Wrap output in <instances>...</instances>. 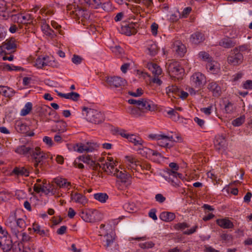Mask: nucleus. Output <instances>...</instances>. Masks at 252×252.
Returning a JSON list of instances; mask_svg holds the SVG:
<instances>
[{"instance_id": "nucleus-8", "label": "nucleus", "mask_w": 252, "mask_h": 252, "mask_svg": "<svg viewBox=\"0 0 252 252\" xmlns=\"http://www.w3.org/2000/svg\"><path fill=\"white\" fill-rule=\"evenodd\" d=\"M167 71L173 78H180L184 72L183 68L180 66L179 63L176 61H173L166 64Z\"/></svg>"}, {"instance_id": "nucleus-42", "label": "nucleus", "mask_w": 252, "mask_h": 252, "mask_svg": "<svg viewBox=\"0 0 252 252\" xmlns=\"http://www.w3.org/2000/svg\"><path fill=\"white\" fill-rule=\"evenodd\" d=\"M124 209L127 212L131 213L136 211V207L133 202H127L123 205Z\"/></svg>"}, {"instance_id": "nucleus-11", "label": "nucleus", "mask_w": 252, "mask_h": 252, "mask_svg": "<svg viewBox=\"0 0 252 252\" xmlns=\"http://www.w3.org/2000/svg\"><path fill=\"white\" fill-rule=\"evenodd\" d=\"M98 213L96 210H85L80 213V216L86 222H93L97 220L96 216Z\"/></svg>"}, {"instance_id": "nucleus-33", "label": "nucleus", "mask_w": 252, "mask_h": 252, "mask_svg": "<svg viewBox=\"0 0 252 252\" xmlns=\"http://www.w3.org/2000/svg\"><path fill=\"white\" fill-rule=\"evenodd\" d=\"M175 218V215L174 213L169 212H162L159 218L163 221L168 222L173 220Z\"/></svg>"}, {"instance_id": "nucleus-18", "label": "nucleus", "mask_w": 252, "mask_h": 252, "mask_svg": "<svg viewBox=\"0 0 252 252\" xmlns=\"http://www.w3.org/2000/svg\"><path fill=\"white\" fill-rule=\"evenodd\" d=\"M146 52L151 56H155L158 51V46L156 43L152 41H147L146 43Z\"/></svg>"}, {"instance_id": "nucleus-27", "label": "nucleus", "mask_w": 252, "mask_h": 252, "mask_svg": "<svg viewBox=\"0 0 252 252\" xmlns=\"http://www.w3.org/2000/svg\"><path fill=\"white\" fill-rule=\"evenodd\" d=\"M41 29L44 34L52 38L56 36V33L50 28V26L45 21L42 22Z\"/></svg>"}, {"instance_id": "nucleus-52", "label": "nucleus", "mask_w": 252, "mask_h": 252, "mask_svg": "<svg viewBox=\"0 0 252 252\" xmlns=\"http://www.w3.org/2000/svg\"><path fill=\"white\" fill-rule=\"evenodd\" d=\"M191 11V8L190 7H187L184 8L181 14L179 13V18H186L188 15L190 13Z\"/></svg>"}, {"instance_id": "nucleus-2", "label": "nucleus", "mask_w": 252, "mask_h": 252, "mask_svg": "<svg viewBox=\"0 0 252 252\" xmlns=\"http://www.w3.org/2000/svg\"><path fill=\"white\" fill-rule=\"evenodd\" d=\"M16 243L13 244L12 241L7 234L0 235V247L3 252H9L11 250L13 252H20L23 247L22 243L18 242L17 247H15Z\"/></svg>"}, {"instance_id": "nucleus-62", "label": "nucleus", "mask_w": 252, "mask_h": 252, "mask_svg": "<svg viewBox=\"0 0 252 252\" xmlns=\"http://www.w3.org/2000/svg\"><path fill=\"white\" fill-rule=\"evenodd\" d=\"M189 227V225L186 222L178 223L175 225L176 229L180 230H184Z\"/></svg>"}, {"instance_id": "nucleus-10", "label": "nucleus", "mask_w": 252, "mask_h": 252, "mask_svg": "<svg viewBox=\"0 0 252 252\" xmlns=\"http://www.w3.org/2000/svg\"><path fill=\"white\" fill-rule=\"evenodd\" d=\"M98 147L96 143L91 142H87L85 144H77L74 147V149L75 151L79 153L83 152H92Z\"/></svg>"}, {"instance_id": "nucleus-19", "label": "nucleus", "mask_w": 252, "mask_h": 252, "mask_svg": "<svg viewBox=\"0 0 252 252\" xmlns=\"http://www.w3.org/2000/svg\"><path fill=\"white\" fill-rule=\"evenodd\" d=\"M139 108L141 109L147 110L149 111H153L156 108V106L154 102L148 99H141V104Z\"/></svg>"}, {"instance_id": "nucleus-14", "label": "nucleus", "mask_w": 252, "mask_h": 252, "mask_svg": "<svg viewBox=\"0 0 252 252\" xmlns=\"http://www.w3.org/2000/svg\"><path fill=\"white\" fill-rule=\"evenodd\" d=\"M105 81L111 87L114 88L124 86L126 83L125 80L118 76L107 77Z\"/></svg>"}, {"instance_id": "nucleus-35", "label": "nucleus", "mask_w": 252, "mask_h": 252, "mask_svg": "<svg viewBox=\"0 0 252 252\" xmlns=\"http://www.w3.org/2000/svg\"><path fill=\"white\" fill-rule=\"evenodd\" d=\"M175 50L181 57L183 56L186 52L185 46L179 42H176L174 44Z\"/></svg>"}, {"instance_id": "nucleus-47", "label": "nucleus", "mask_w": 252, "mask_h": 252, "mask_svg": "<svg viewBox=\"0 0 252 252\" xmlns=\"http://www.w3.org/2000/svg\"><path fill=\"white\" fill-rule=\"evenodd\" d=\"M88 2L89 5L94 9L99 8L102 4L101 0H89Z\"/></svg>"}, {"instance_id": "nucleus-55", "label": "nucleus", "mask_w": 252, "mask_h": 252, "mask_svg": "<svg viewBox=\"0 0 252 252\" xmlns=\"http://www.w3.org/2000/svg\"><path fill=\"white\" fill-rule=\"evenodd\" d=\"M26 223L25 220L22 219H18L16 220V226L20 229H23L26 227Z\"/></svg>"}, {"instance_id": "nucleus-43", "label": "nucleus", "mask_w": 252, "mask_h": 252, "mask_svg": "<svg viewBox=\"0 0 252 252\" xmlns=\"http://www.w3.org/2000/svg\"><path fill=\"white\" fill-rule=\"evenodd\" d=\"M66 123L63 121H60L58 122V124L56 125V130L60 132H63L66 131Z\"/></svg>"}, {"instance_id": "nucleus-50", "label": "nucleus", "mask_w": 252, "mask_h": 252, "mask_svg": "<svg viewBox=\"0 0 252 252\" xmlns=\"http://www.w3.org/2000/svg\"><path fill=\"white\" fill-rule=\"evenodd\" d=\"M178 178H179V177H173V176H169L168 179V181L169 183H171V185L175 187H177L179 186V184L180 183V182L179 181Z\"/></svg>"}, {"instance_id": "nucleus-3", "label": "nucleus", "mask_w": 252, "mask_h": 252, "mask_svg": "<svg viewBox=\"0 0 252 252\" xmlns=\"http://www.w3.org/2000/svg\"><path fill=\"white\" fill-rule=\"evenodd\" d=\"M83 111L86 112V119L88 121L94 124H100L104 121V115L101 112L91 108L84 107Z\"/></svg>"}, {"instance_id": "nucleus-6", "label": "nucleus", "mask_w": 252, "mask_h": 252, "mask_svg": "<svg viewBox=\"0 0 252 252\" xmlns=\"http://www.w3.org/2000/svg\"><path fill=\"white\" fill-rule=\"evenodd\" d=\"M244 56L239 51L238 48L231 50L227 57V63L232 66H238L241 64L243 61Z\"/></svg>"}, {"instance_id": "nucleus-45", "label": "nucleus", "mask_w": 252, "mask_h": 252, "mask_svg": "<svg viewBox=\"0 0 252 252\" xmlns=\"http://www.w3.org/2000/svg\"><path fill=\"white\" fill-rule=\"evenodd\" d=\"M104 237L106 238V245L105 246L107 248L110 246L113 243L114 240V236L113 233L112 234H107L104 235Z\"/></svg>"}, {"instance_id": "nucleus-64", "label": "nucleus", "mask_w": 252, "mask_h": 252, "mask_svg": "<svg viewBox=\"0 0 252 252\" xmlns=\"http://www.w3.org/2000/svg\"><path fill=\"white\" fill-rule=\"evenodd\" d=\"M243 88L247 90L252 89V80H248L243 83Z\"/></svg>"}, {"instance_id": "nucleus-48", "label": "nucleus", "mask_w": 252, "mask_h": 252, "mask_svg": "<svg viewBox=\"0 0 252 252\" xmlns=\"http://www.w3.org/2000/svg\"><path fill=\"white\" fill-rule=\"evenodd\" d=\"M245 119V118L244 116H241L234 120L232 121V124L234 126H239L244 123Z\"/></svg>"}, {"instance_id": "nucleus-49", "label": "nucleus", "mask_w": 252, "mask_h": 252, "mask_svg": "<svg viewBox=\"0 0 252 252\" xmlns=\"http://www.w3.org/2000/svg\"><path fill=\"white\" fill-rule=\"evenodd\" d=\"M139 247L143 249H150L155 246V244L152 241L141 243L139 244Z\"/></svg>"}, {"instance_id": "nucleus-20", "label": "nucleus", "mask_w": 252, "mask_h": 252, "mask_svg": "<svg viewBox=\"0 0 252 252\" xmlns=\"http://www.w3.org/2000/svg\"><path fill=\"white\" fill-rule=\"evenodd\" d=\"M216 223L223 229H230L234 227L233 222L227 218L217 219Z\"/></svg>"}, {"instance_id": "nucleus-37", "label": "nucleus", "mask_w": 252, "mask_h": 252, "mask_svg": "<svg viewBox=\"0 0 252 252\" xmlns=\"http://www.w3.org/2000/svg\"><path fill=\"white\" fill-rule=\"evenodd\" d=\"M149 68L152 71L155 76H158L162 73V70L159 66L156 63H150L148 65Z\"/></svg>"}, {"instance_id": "nucleus-56", "label": "nucleus", "mask_w": 252, "mask_h": 252, "mask_svg": "<svg viewBox=\"0 0 252 252\" xmlns=\"http://www.w3.org/2000/svg\"><path fill=\"white\" fill-rule=\"evenodd\" d=\"M31 16L30 15H24L20 14L18 16V19L21 23H26L30 20Z\"/></svg>"}, {"instance_id": "nucleus-24", "label": "nucleus", "mask_w": 252, "mask_h": 252, "mask_svg": "<svg viewBox=\"0 0 252 252\" xmlns=\"http://www.w3.org/2000/svg\"><path fill=\"white\" fill-rule=\"evenodd\" d=\"M32 229L35 233L41 237H48L49 236V231L47 229H44L41 227L38 223L35 222L32 224Z\"/></svg>"}, {"instance_id": "nucleus-57", "label": "nucleus", "mask_w": 252, "mask_h": 252, "mask_svg": "<svg viewBox=\"0 0 252 252\" xmlns=\"http://www.w3.org/2000/svg\"><path fill=\"white\" fill-rule=\"evenodd\" d=\"M72 62L75 64H80L82 61V58L77 55H74L71 59Z\"/></svg>"}, {"instance_id": "nucleus-15", "label": "nucleus", "mask_w": 252, "mask_h": 252, "mask_svg": "<svg viewBox=\"0 0 252 252\" xmlns=\"http://www.w3.org/2000/svg\"><path fill=\"white\" fill-rule=\"evenodd\" d=\"M214 145L216 150L218 151L224 150L227 147V142L225 137L222 135L216 136Z\"/></svg>"}, {"instance_id": "nucleus-17", "label": "nucleus", "mask_w": 252, "mask_h": 252, "mask_svg": "<svg viewBox=\"0 0 252 252\" xmlns=\"http://www.w3.org/2000/svg\"><path fill=\"white\" fill-rule=\"evenodd\" d=\"M137 24L130 23L122 27V32L126 35L129 36L137 32L136 28Z\"/></svg>"}, {"instance_id": "nucleus-29", "label": "nucleus", "mask_w": 252, "mask_h": 252, "mask_svg": "<svg viewBox=\"0 0 252 252\" xmlns=\"http://www.w3.org/2000/svg\"><path fill=\"white\" fill-rule=\"evenodd\" d=\"M141 150L140 153L143 155V156H147V155H152L157 157L158 159L161 158V154L157 151H154L149 148H144Z\"/></svg>"}, {"instance_id": "nucleus-30", "label": "nucleus", "mask_w": 252, "mask_h": 252, "mask_svg": "<svg viewBox=\"0 0 252 252\" xmlns=\"http://www.w3.org/2000/svg\"><path fill=\"white\" fill-rule=\"evenodd\" d=\"M0 94L7 97H10L14 95L15 92L12 88L5 86H0Z\"/></svg>"}, {"instance_id": "nucleus-21", "label": "nucleus", "mask_w": 252, "mask_h": 252, "mask_svg": "<svg viewBox=\"0 0 252 252\" xmlns=\"http://www.w3.org/2000/svg\"><path fill=\"white\" fill-rule=\"evenodd\" d=\"M208 89L213 93L214 96L216 97L220 96L221 94V88L217 82H210L208 85Z\"/></svg>"}, {"instance_id": "nucleus-7", "label": "nucleus", "mask_w": 252, "mask_h": 252, "mask_svg": "<svg viewBox=\"0 0 252 252\" xmlns=\"http://www.w3.org/2000/svg\"><path fill=\"white\" fill-rule=\"evenodd\" d=\"M34 66L37 68H42L46 66L57 67V63L55 62L52 57L48 56L38 57L34 62Z\"/></svg>"}, {"instance_id": "nucleus-4", "label": "nucleus", "mask_w": 252, "mask_h": 252, "mask_svg": "<svg viewBox=\"0 0 252 252\" xmlns=\"http://www.w3.org/2000/svg\"><path fill=\"white\" fill-rule=\"evenodd\" d=\"M31 156L34 161L35 168H37L39 165H41L45 159L51 158L50 155L41 151L40 148L38 147L33 148Z\"/></svg>"}, {"instance_id": "nucleus-40", "label": "nucleus", "mask_w": 252, "mask_h": 252, "mask_svg": "<svg viewBox=\"0 0 252 252\" xmlns=\"http://www.w3.org/2000/svg\"><path fill=\"white\" fill-rule=\"evenodd\" d=\"M140 109H141L137 107L130 106L128 108V112L134 117H139L142 115Z\"/></svg>"}, {"instance_id": "nucleus-39", "label": "nucleus", "mask_w": 252, "mask_h": 252, "mask_svg": "<svg viewBox=\"0 0 252 252\" xmlns=\"http://www.w3.org/2000/svg\"><path fill=\"white\" fill-rule=\"evenodd\" d=\"M94 197L96 200L101 202L105 203L108 199V195L105 193H97L94 194Z\"/></svg>"}, {"instance_id": "nucleus-31", "label": "nucleus", "mask_w": 252, "mask_h": 252, "mask_svg": "<svg viewBox=\"0 0 252 252\" xmlns=\"http://www.w3.org/2000/svg\"><path fill=\"white\" fill-rule=\"evenodd\" d=\"M219 45L224 48H230L236 45V42L231 38H223L220 41Z\"/></svg>"}, {"instance_id": "nucleus-25", "label": "nucleus", "mask_w": 252, "mask_h": 252, "mask_svg": "<svg viewBox=\"0 0 252 252\" xmlns=\"http://www.w3.org/2000/svg\"><path fill=\"white\" fill-rule=\"evenodd\" d=\"M205 39L204 35L201 32H197L192 34L190 37V41L193 44H199Z\"/></svg>"}, {"instance_id": "nucleus-5", "label": "nucleus", "mask_w": 252, "mask_h": 252, "mask_svg": "<svg viewBox=\"0 0 252 252\" xmlns=\"http://www.w3.org/2000/svg\"><path fill=\"white\" fill-rule=\"evenodd\" d=\"M158 144L161 147H168L170 142H180L182 141L181 137L178 134L170 132L167 135L161 133Z\"/></svg>"}, {"instance_id": "nucleus-9", "label": "nucleus", "mask_w": 252, "mask_h": 252, "mask_svg": "<svg viewBox=\"0 0 252 252\" xmlns=\"http://www.w3.org/2000/svg\"><path fill=\"white\" fill-rule=\"evenodd\" d=\"M191 84L194 88L198 90L202 88L206 83V78L201 72L194 73L190 78Z\"/></svg>"}, {"instance_id": "nucleus-41", "label": "nucleus", "mask_w": 252, "mask_h": 252, "mask_svg": "<svg viewBox=\"0 0 252 252\" xmlns=\"http://www.w3.org/2000/svg\"><path fill=\"white\" fill-rule=\"evenodd\" d=\"M165 112L173 120L175 121L178 120L179 115L175 110L172 108H169V109L166 110Z\"/></svg>"}, {"instance_id": "nucleus-23", "label": "nucleus", "mask_w": 252, "mask_h": 252, "mask_svg": "<svg viewBox=\"0 0 252 252\" xmlns=\"http://www.w3.org/2000/svg\"><path fill=\"white\" fill-rule=\"evenodd\" d=\"M166 93L168 96L176 98L180 94V90L175 85L168 86L166 88Z\"/></svg>"}, {"instance_id": "nucleus-59", "label": "nucleus", "mask_w": 252, "mask_h": 252, "mask_svg": "<svg viewBox=\"0 0 252 252\" xmlns=\"http://www.w3.org/2000/svg\"><path fill=\"white\" fill-rule=\"evenodd\" d=\"M43 192L46 195H54L55 193V190L51 188V187L48 188L47 187L44 186Z\"/></svg>"}, {"instance_id": "nucleus-61", "label": "nucleus", "mask_w": 252, "mask_h": 252, "mask_svg": "<svg viewBox=\"0 0 252 252\" xmlns=\"http://www.w3.org/2000/svg\"><path fill=\"white\" fill-rule=\"evenodd\" d=\"M44 186L38 184H35L33 186V190L37 193H39L40 192H43V190L44 189Z\"/></svg>"}, {"instance_id": "nucleus-28", "label": "nucleus", "mask_w": 252, "mask_h": 252, "mask_svg": "<svg viewBox=\"0 0 252 252\" xmlns=\"http://www.w3.org/2000/svg\"><path fill=\"white\" fill-rule=\"evenodd\" d=\"M32 149L33 148L27 147L25 145H21L18 146L14 150V151L20 155H26L28 154H30L31 155V152Z\"/></svg>"}, {"instance_id": "nucleus-46", "label": "nucleus", "mask_w": 252, "mask_h": 252, "mask_svg": "<svg viewBox=\"0 0 252 252\" xmlns=\"http://www.w3.org/2000/svg\"><path fill=\"white\" fill-rule=\"evenodd\" d=\"M206 66L207 69L214 74L217 73L219 70L218 66L214 64V62L208 63Z\"/></svg>"}, {"instance_id": "nucleus-1", "label": "nucleus", "mask_w": 252, "mask_h": 252, "mask_svg": "<svg viewBox=\"0 0 252 252\" xmlns=\"http://www.w3.org/2000/svg\"><path fill=\"white\" fill-rule=\"evenodd\" d=\"M116 163L113 158H108L105 163L100 165L102 169L108 175H112L119 180L116 182V187L120 190H124L131 185V177L127 174L115 167Z\"/></svg>"}, {"instance_id": "nucleus-36", "label": "nucleus", "mask_w": 252, "mask_h": 252, "mask_svg": "<svg viewBox=\"0 0 252 252\" xmlns=\"http://www.w3.org/2000/svg\"><path fill=\"white\" fill-rule=\"evenodd\" d=\"M13 172L18 176H24L27 177L29 175V170L24 167H15Z\"/></svg>"}, {"instance_id": "nucleus-53", "label": "nucleus", "mask_w": 252, "mask_h": 252, "mask_svg": "<svg viewBox=\"0 0 252 252\" xmlns=\"http://www.w3.org/2000/svg\"><path fill=\"white\" fill-rule=\"evenodd\" d=\"M100 6L105 11H109L112 10V4L110 1H107L102 3Z\"/></svg>"}, {"instance_id": "nucleus-38", "label": "nucleus", "mask_w": 252, "mask_h": 252, "mask_svg": "<svg viewBox=\"0 0 252 252\" xmlns=\"http://www.w3.org/2000/svg\"><path fill=\"white\" fill-rule=\"evenodd\" d=\"M32 108V102H28L26 103L24 108L21 110L20 115L22 116H25L29 114Z\"/></svg>"}, {"instance_id": "nucleus-51", "label": "nucleus", "mask_w": 252, "mask_h": 252, "mask_svg": "<svg viewBox=\"0 0 252 252\" xmlns=\"http://www.w3.org/2000/svg\"><path fill=\"white\" fill-rule=\"evenodd\" d=\"M139 168L143 170H146L149 171V170H150L151 167V165L149 163H148L146 161H143V162L139 161V164L138 165V169H139Z\"/></svg>"}, {"instance_id": "nucleus-63", "label": "nucleus", "mask_w": 252, "mask_h": 252, "mask_svg": "<svg viewBox=\"0 0 252 252\" xmlns=\"http://www.w3.org/2000/svg\"><path fill=\"white\" fill-rule=\"evenodd\" d=\"M110 49L112 51V52L115 53L116 55L120 54L122 51V49L121 48V47L118 45L112 46L110 47Z\"/></svg>"}, {"instance_id": "nucleus-34", "label": "nucleus", "mask_w": 252, "mask_h": 252, "mask_svg": "<svg viewBox=\"0 0 252 252\" xmlns=\"http://www.w3.org/2000/svg\"><path fill=\"white\" fill-rule=\"evenodd\" d=\"M55 183L60 188H68L70 186V183L66 179L62 178H56L55 179Z\"/></svg>"}, {"instance_id": "nucleus-22", "label": "nucleus", "mask_w": 252, "mask_h": 252, "mask_svg": "<svg viewBox=\"0 0 252 252\" xmlns=\"http://www.w3.org/2000/svg\"><path fill=\"white\" fill-rule=\"evenodd\" d=\"M71 199L75 202L83 205H85L88 202L86 197L82 194L79 193H71Z\"/></svg>"}, {"instance_id": "nucleus-26", "label": "nucleus", "mask_w": 252, "mask_h": 252, "mask_svg": "<svg viewBox=\"0 0 252 252\" xmlns=\"http://www.w3.org/2000/svg\"><path fill=\"white\" fill-rule=\"evenodd\" d=\"M169 166L171 169L168 171L169 176H173V177L176 178L179 177V179L182 178V174L176 172V171L179 169V166L177 163L175 162H171L169 163Z\"/></svg>"}, {"instance_id": "nucleus-58", "label": "nucleus", "mask_w": 252, "mask_h": 252, "mask_svg": "<svg viewBox=\"0 0 252 252\" xmlns=\"http://www.w3.org/2000/svg\"><path fill=\"white\" fill-rule=\"evenodd\" d=\"M22 248H23V252H35L34 246L32 244H30L28 247H25L23 246Z\"/></svg>"}, {"instance_id": "nucleus-32", "label": "nucleus", "mask_w": 252, "mask_h": 252, "mask_svg": "<svg viewBox=\"0 0 252 252\" xmlns=\"http://www.w3.org/2000/svg\"><path fill=\"white\" fill-rule=\"evenodd\" d=\"M127 139L135 146H142L143 140L138 136L134 134H129Z\"/></svg>"}, {"instance_id": "nucleus-16", "label": "nucleus", "mask_w": 252, "mask_h": 252, "mask_svg": "<svg viewBox=\"0 0 252 252\" xmlns=\"http://www.w3.org/2000/svg\"><path fill=\"white\" fill-rule=\"evenodd\" d=\"M126 163L128 169L131 170H139L138 165L139 161L132 155L126 156L125 157Z\"/></svg>"}, {"instance_id": "nucleus-60", "label": "nucleus", "mask_w": 252, "mask_h": 252, "mask_svg": "<svg viewBox=\"0 0 252 252\" xmlns=\"http://www.w3.org/2000/svg\"><path fill=\"white\" fill-rule=\"evenodd\" d=\"M155 199L156 201L159 203H163L166 200V198L161 193L156 194L155 196Z\"/></svg>"}, {"instance_id": "nucleus-13", "label": "nucleus", "mask_w": 252, "mask_h": 252, "mask_svg": "<svg viewBox=\"0 0 252 252\" xmlns=\"http://www.w3.org/2000/svg\"><path fill=\"white\" fill-rule=\"evenodd\" d=\"M111 158L110 157H107V158ZM78 160L79 161H82L84 163H87L88 164H89L91 167H93L94 168V167L96 169L97 167V166H99V168H102L100 166V165H101L103 163H105V161L107 160V159H105V158H100L99 160V161L101 162L100 164H96L92 159H91L90 156L89 155H83L81 156H80L78 158Z\"/></svg>"}, {"instance_id": "nucleus-54", "label": "nucleus", "mask_w": 252, "mask_h": 252, "mask_svg": "<svg viewBox=\"0 0 252 252\" xmlns=\"http://www.w3.org/2000/svg\"><path fill=\"white\" fill-rule=\"evenodd\" d=\"M220 237L223 242H229L232 240L231 235L227 233H222L220 234Z\"/></svg>"}, {"instance_id": "nucleus-44", "label": "nucleus", "mask_w": 252, "mask_h": 252, "mask_svg": "<svg viewBox=\"0 0 252 252\" xmlns=\"http://www.w3.org/2000/svg\"><path fill=\"white\" fill-rule=\"evenodd\" d=\"M17 130L21 133H26L28 129L27 126L21 122L18 123L16 125Z\"/></svg>"}, {"instance_id": "nucleus-12", "label": "nucleus", "mask_w": 252, "mask_h": 252, "mask_svg": "<svg viewBox=\"0 0 252 252\" xmlns=\"http://www.w3.org/2000/svg\"><path fill=\"white\" fill-rule=\"evenodd\" d=\"M16 48L17 43L15 39H6L0 47V55L2 56L5 55L6 54V50L12 51L15 50Z\"/></svg>"}]
</instances>
